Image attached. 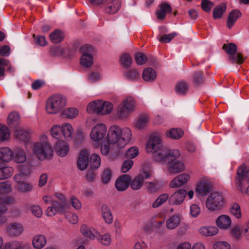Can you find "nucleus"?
I'll use <instances>...</instances> for the list:
<instances>
[{
    "label": "nucleus",
    "mask_w": 249,
    "mask_h": 249,
    "mask_svg": "<svg viewBox=\"0 0 249 249\" xmlns=\"http://www.w3.org/2000/svg\"><path fill=\"white\" fill-rule=\"evenodd\" d=\"M132 135L131 130L128 127L121 128L116 125L111 126L107 134L108 144L102 145L101 153L105 156L108 155L110 146L116 150L123 149L130 141Z\"/></svg>",
    "instance_id": "nucleus-1"
},
{
    "label": "nucleus",
    "mask_w": 249,
    "mask_h": 249,
    "mask_svg": "<svg viewBox=\"0 0 249 249\" xmlns=\"http://www.w3.org/2000/svg\"><path fill=\"white\" fill-rule=\"evenodd\" d=\"M145 149L148 153L153 155L156 161L162 164L169 162L172 159L178 158L180 155L178 150H170L164 147L160 138L157 135L150 136Z\"/></svg>",
    "instance_id": "nucleus-2"
},
{
    "label": "nucleus",
    "mask_w": 249,
    "mask_h": 249,
    "mask_svg": "<svg viewBox=\"0 0 249 249\" xmlns=\"http://www.w3.org/2000/svg\"><path fill=\"white\" fill-rule=\"evenodd\" d=\"M33 154L40 160L51 159L53 156V150L46 135H42L39 141L31 144Z\"/></svg>",
    "instance_id": "nucleus-3"
},
{
    "label": "nucleus",
    "mask_w": 249,
    "mask_h": 249,
    "mask_svg": "<svg viewBox=\"0 0 249 249\" xmlns=\"http://www.w3.org/2000/svg\"><path fill=\"white\" fill-rule=\"evenodd\" d=\"M67 100L62 94H53L46 101V110L48 114H55L62 111L66 106Z\"/></svg>",
    "instance_id": "nucleus-4"
},
{
    "label": "nucleus",
    "mask_w": 249,
    "mask_h": 249,
    "mask_svg": "<svg viewBox=\"0 0 249 249\" xmlns=\"http://www.w3.org/2000/svg\"><path fill=\"white\" fill-rule=\"evenodd\" d=\"M235 182L239 191L249 195V170L244 165L238 169Z\"/></svg>",
    "instance_id": "nucleus-5"
},
{
    "label": "nucleus",
    "mask_w": 249,
    "mask_h": 249,
    "mask_svg": "<svg viewBox=\"0 0 249 249\" xmlns=\"http://www.w3.org/2000/svg\"><path fill=\"white\" fill-rule=\"evenodd\" d=\"M225 198L222 194L218 192L212 193L207 198L206 207L210 211L221 209L224 205Z\"/></svg>",
    "instance_id": "nucleus-6"
},
{
    "label": "nucleus",
    "mask_w": 249,
    "mask_h": 249,
    "mask_svg": "<svg viewBox=\"0 0 249 249\" xmlns=\"http://www.w3.org/2000/svg\"><path fill=\"white\" fill-rule=\"evenodd\" d=\"M135 109V101L131 97L124 99L119 105L117 114L120 118H126Z\"/></svg>",
    "instance_id": "nucleus-7"
},
{
    "label": "nucleus",
    "mask_w": 249,
    "mask_h": 249,
    "mask_svg": "<svg viewBox=\"0 0 249 249\" xmlns=\"http://www.w3.org/2000/svg\"><path fill=\"white\" fill-rule=\"evenodd\" d=\"M80 51L83 53L80 60L81 65L85 68L90 67L94 62L92 47L89 45H84L80 48Z\"/></svg>",
    "instance_id": "nucleus-8"
},
{
    "label": "nucleus",
    "mask_w": 249,
    "mask_h": 249,
    "mask_svg": "<svg viewBox=\"0 0 249 249\" xmlns=\"http://www.w3.org/2000/svg\"><path fill=\"white\" fill-rule=\"evenodd\" d=\"M222 49L230 55L229 58V60L232 62L240 64L244 62V59L241 53H239L236 54L237 46L235 44L233 43L224 44L222 47Z\"/></svg>",
    "instance_id": "nucleus-9"
},
{
    "label": "nucleus",
    "mask_w": 249,
    "mask_h": 249,
    "mask_svg": "<svg viewBox=\"0 0 249 249\" xmlns=\"http://www.w3.org/2000/svg\"><path fill=\"white\" fill-rule=\"evenodd\" d=\"M107 131V128L105 124H98L92 128L90 137L93 142L100 143L106 136Z\"/></svg>",
    "instance_id": "nucleus-10"
},
{
    "label": "nucleus",
    "mask_w": 249,
    "mask_h": 249,
    "mask_svg": "<svg viewBox=\"0 0 249 249\" xmlns=\"http://www.w3.org/2000/svg\"><path fill=\"white\" fill-rule=\"evenodd\" d=\"M55 199L53 201V206H54L57 213L64 214L67 211V201L65 196L61 193H56L54 195Z\"/></svg>",
    "instance_id": "nucleus-11"
},
{
    "label": "nucleus",
    "mask_w": 249,
    "mask_h": 249,
    "mask_svg": "<svg viewBox=\"0 0 249 249\" xmlns=\"http://www.w3.org/2000/svg\"><path fill=\"white\" fill-rule=\"evenodd\" d=\"M151 174L148 172H143L136 176L131 181L129 182L131 188L133 190L140 189L143 186L144 180L150 178Z\"/></svg>",
    "instance_id": "nucleus-12"
},
{
    "label": "nucleus",
    "mask_w": 249,
    "mask_h": 249,
    "mask_svg": "<svg viewBox=\"0 0 249 249\" xmlns=\"http://www.w3.org/2000/svg\"><path fill=\"white\" fill-rule=\"evenodd\" d=\"M7 234L12 237H17L24 232L23 225L18 222H13L8 224L6 228Z\"/></svg>",
    "instance_id": "nucleus-13"
},
{
    "label": "nucleus",
    "mask_w": 249,
    "mask_h": 249,
    "mask_svg": "<svg viewBox=\"0 0 249 249\" xmlns=\"http://www.w3.org/2000/svg\"><path fill=\"white\" fill-rule=\"evenodd\" d=\"M186 195V190L179 189L174 192L170 197L169 196V203L170 205H180L183 202Z\"/></svg>",
    "instance_id": "nucleus-14"
},
{
    "label": "nucleus",
    "mask_w": 249,
    "mask_h": 249,
    "mask_svg": "<svg viewBox=\"0 0 249 249\" xmlns=\"http://www.w3.org/2000/svg\"><path fill=\"white\" fill-rule=\"evenodd\" d=\"M215 224L221 230H228L231 227V219L228 215L221 214L216 219Z\"/></svg>",
    "instance_id": "nucleus-15"
},
{
    "label": "nucleus",
    "mask_w": 249,
    "mask_h": 249,
    "mask_svg": "<svg viewBox=\"0 0 249 249\" xmlns=\"http://www.w3.org/2000/svg\"><path fill=\"white\" fill-rule=\"evenodd\" d=\"M190 176L187 173H182L175 178L170 183L169 186L172 188L179 187L187 183Z\"/></svg>",
    "instance_id": "nucleus-16"
},
{
    "label": "nucleus",
    "mask_w": 249,
    "mask_h": 249,
    "mask_svg": "<svg viewBox=\"0 0 249 249\" xmlns=\"http://www.w3.org/2000/svg\"><path fill=\"white\" fill-rule=\"evenodd\" d=\"M131 180L130 176L124 174L120 176L115 182V187L119 191H124L129 186V182Z\"/></svg>",
    "instance_id": "nucleus-17"
},
{
    "label": "nucleus",
    "mask_w": 249,
    "mask_h": 249,
    "mask_svg": "<svg viewBox=\"0 0 249 249\" xmlns=\"http://www.w3.org/2000/svg\"><path fill=\"white\" fill-rule=\"evenodd\" d=\"M120 0H107L105 5V12L107 14H114L117 13L121 7Z\"/></svg>",
    "instance_id": "nucleus-18"
},
{
    "label": "nucleus",
    "mask_w": 249,
    "mask_h": 249,
    "mask_svg": "<svg viewBox=\"0 0 249 249\" xmlns=\"http://www.w3.org/2000/svg\"><path fill=\"white\" fill-rule=\"evenodd\" d=\"M90 153L86 150H82L80 152L77 161V167L80 170H85L89 165V159Z\"/></svg>",
    "instance_id": "nucleus-19"
},
{
    "label": "nucleus",
    "mask_w": 249,
    "mask_h": 249,
    "mask_svg": "<svg viewBox=\"0 0 249 249\" xmlns=\"http://www.w3.org/2000/svg\"><path fill=\"white\" fill-rule=\"evenodd\" d=\"M177 159H172V160L167 162V163H170L168 167V170L172 174H177L185 170V166L183 163L179 160H176Z\"/></svg>",
    "instance_id": "nucleus-20"
},
{
    "label": "nucleus",
    "mask_w": 249,
    "mask_h": 249,
    "mask_svg": "<svg viewBox=\"0 0 249 249\" xmlns=\"http://www.w3.org/2000/svg\"><path fill=\"white\" fill-rule=\"evenodd\" d=\"M81 233L85 236L91 240H94L99 235V232L92 227H88L86 225H83L80 228Z\"/></svg>",
    "instance_id": "nucleus-21"
},
{
    "label": "nucleus",
    "mask_w": 249,
    "mask_h": 249,
    "mask_svg": "<svg viewBox=\"0 0 249 249\" xmlns=\"http://www.w3.org/2000/svg\"><path fill=\"white\" fill-rule=\"evenodd\" d=\"M81 233L85 236L91 240H94L99 235V232L92 227H88L86 225H83L80 228Z\"/></svg>",
    "instance_id": "nucleus-22"
},
{
    "label": "nucleus",
    "mask_w": 249,
    "mask_h": 249,
    "mask_svg": "<svg viewBox=\"0 0 249 249\" xmlns=\"http://www.w3.org/2000/svg\"><path fill=\"white\" fill-rule=\"evenodd\" d=\"M159 9L156 11V15L159 19H163L166 15L171 12L172 7L167 2H162L159 5Z\"/></svg>",
    "instance_id": "nucleus-23"
},
{
    "label": "nucleus",
    "mask_w": 249,
    "mask_h": 249,
    "mask_svg": "<svg viewBox=\"0 0 249 249\" xmlns=\"http://www.w3.org/2000/svg\"><path fill=\"white\" fill-rule=\"evenodd\" d=\"M103 107L102 100H95L89 104L87 107V111L89 113L94 112L101 114Z\"/></svg>",
    "instance_id": "nucleus-24"
},
{
    "label": "nucleus",
    "mask_w": 249,
    "mask_h": 249,
    "mask_svg": "<svg viewBox=\"0 0 249 249\" xmlns=\"http://www.w3.org/2000/svg\"><path fill=\"white\" fill-rule=\"evenodd\" d=\"M55 150L59 156L63 157L68 154L69 146L67 142L63 141H58L56 143Z\"/></svg>",
    "instance_id": "nucleus-25"
},
{
    "label": "nucleus",
    "mask_w": 249,
    "mask_h": 249,
    "mask_svg": "<svg viewBox=\"0 0 249 249\" xmlns=\"http://www.w3.org/2000/svg\"><path fill=\"white\" fill-rule=\"evenodd\" d=\"M145 186L147 192L148 194H153L156 193L162 187V183L157 180L145 182Z\"/></svg>",
    "instance_id": "nucleus-26"
},
{
    "label": "nucleus",
    "mask_w": 249,
    "mask_h": 249,
    "mask_svg": "<svg viewBox=\"0 0 249 249\" xmlns=\"http://www.w3.org/2000/svg\"><path fill=\"white\" fill-rule=\"evenodd\" d=\"M47 243L46 237L43 234L35 235L32 240V245L35 249H42Z\"/></svg>",
    "instance_id": "nucleus-27"
},
{
    "label": "nucleus",
    "mask_w": 249,
    "mask_h": 249,
    "mask_svg": "<svg viewBox=\"0 0 249 249\" xmlns=\"http://www.w3.org/2000/svg\"><path fill=\"white\" fill-rule=\"evenodd\" d=\"M14 157L13 151L8 147L0 148V160L8 162L12 160Z\"/></svg>",
    "instance_id": "nucleus-28"
},
{
    "label": "nucleus",
    "mask_w": 249,
    "mask_h": 249,
    "mask_svg": "<svg viewBox=\"0 0 249 249\" xmlns=\"http://www.w3.org/2000/svg\"><path fill=\"white\" fill-rule=\"evenodd\" d=\"M61 133L64 137L67 140L72 139V135L74 133L72 126L68 123H64L61 125Z\"/></svg>",
    "instance_id": "nucleus-29"
},
{
    "label": "nucleus",
    "mask_w": 249,
    "mask_h": 249,
    "mask_svg": "<svg viewBox=\"0 0 249 249\" xmlns=\"http://www.w3.org/2000/svg\"><path fill=\"white\" fill-rule=\"evenodd\" d=\"M102 216L105 222L108 224L112 223L113 218L110 208L106 204H103L101 209Z\"/></svg>",
    "instance_id": "nucleus-30"
},
{
    "label": "nucleus",
    "mask_w": 249,
    "mask_h": 249,
    "mask_svg": "<svg viewBox=\"0 0 249 249\" xmlns=\"http://www.w3.org/2000/svg\"><path fill=\"white\" fill-rule=\"evenodd\" d=\"M211 185L209 182L205 180L200 181L197 185L195 191L202 196H206L209 192Z\"/></svg>",
    "instance_id": "nucleus-31"
},
{
    "label": "nucleus",
    "mask_w": 249,
    "mask_h": 249,
    "mask_svg": "<svg viewBox=\"0 0 249 249\" xmlns=\"http://www.w3.org/2000/svg\"><path fill=\"white\" fill-rule=\"evenodd\" d=\"M242 16V13L237 9L233 10L231 11L228 16L227 19V26L228 28L231 29L237 19Z\"/></svg>",
    "instance_id": "nucleus-32"
},
{
    "label": "nucleus",
    "mask_w": 249,
    "mask_h": 249,
    "mask_svg": "<svg viewBox=\"0 0 249 249\" xmlns=\"http://www.w3.org/2000/svg\"><path fill=\"white\" fill-rule=\"evenodd\" d=\"M218 229L215 226H203L199 229V233L204 236H212L217 234Z\"/></svg>",
    "instance_id": "nucleus-33"
},
{
    "label": "nucleus",
    "mask_w": 249,
    "mask_h": 249,
    "mask_svg": "<svg viewBox=\"0 0 249 249\" xmlns=\"http://www.w3.org/2000/svg\"><path fill=\"white\" fill-rule=\"evenodd\" d=\"M156 77L157 73L154 69L151 68H147L144 69L142 74V77L145 81H153L156 79Z\"/></svg>",
    "instance_id": "nucleus-34"
},
{
    "label": "nucleus",
    "mask_w": 249,
    "mask_h": 249,
    "mask_svg": "<svg viewBox=\"0 0 249 249\" xmlns=\"http://www.w3.org/2000/svg\"><path fill=\"white\" fill-rule=\"evenodd\" d=\"M14 159L17 163H23L26 160V154L25 151L20 148L14 150Z\"/></svg>",
    "instance_id": "nucleus-35"
},
{
    "label": "nucleus",
    "mask_w": 249,
    "mask_h": 249,
    "mask_svg": "<svg viewBox=\"0 0 249 249\" xmlns=\"http://www.w3.org/2000/svg\"><path fill=\"white\" fill-rule=\"evenodd\" d=\"M180 222V216L178 215H174L171 216L166 222V226L169 230L176 229Z\"/></svg>",
    "instance_id": "nucleus-36"
},
{
    "label": "nucleus",
    "mask_w": 249,
    "mask_h": 249,
    "mask_svg": "<svg viewBox=\"0 0 249 249\" xmlns=\"http://www.w3.org/2000/svg\"><path fill=\"white\" fill-rule=\"evenodd\" d=\"M50 40L55 44L60 43L64 38V33L59 29H56L49 36Z\"/></svg>",
    "instance_id": "nucleus-37"
},
{
    "label": "nucleus",
    "mask_w": 249,
    "mask_h": 249,
    "mask_svg": "<svg viewBox=\"0 0 249 249\" xmlns=\"http://www.w3.org/2000/svg\"><path fill=\"white\" fill-rule=\"evenodd\" d=\"M15 135L17 139L24 142H26L30 138V132L27 129L17 128L15 130Z\"/></svg>",
    "instance_id": "nucleus-38"
},
{
    "label": "nucleus",
    "mask_w": 249,
    "mask_h": 249,
    "mask_svg": "<svg viewBox=\"0 0 249 249\" xmlns=\"http://www.w3.org/2000/svg\"><path fill=\"white\" fill-rule=\"evenodd\" d=\"M189 88L188 84L184 81L178 82L175 86V91L179 95H184L186 94Z\"/></svg>",
    "instance_id": "nucleus-39"
},
{
    "label": "nucleus",
    "mask_w": 249,
    "mask_h": 249,
    "mask_svg": "<svg viewBox=\"0 0 249 249\" xmlns=\"http://www.w3.org/2000/svg\"><path fill=\"white\" fill-rule=\"evenodd\" d=\"M14 169L10 166L0 167V180L8 179L13 174Z\"/></svg>",
    "instance_id": "nucleus-40"
},
{
    "label": "nucleus",
    "mask_w": 249,
    "mask_h": 249,
    "mask_svg": "<svg viewBox=\"0 0 249 249\" xmlns=\"http://www.w3.org/2000/svg\"><path fill=\"white\" fill-rule=\"evenodd\" d=\"M16 189L21 193H28L32 191L33 186L32 183L22 181L17 183L16 186Z\"/></svg>",
    "instance_id": "nucleus-41"
},
{
    "label": "nucleus",
    "mask_w": 249,
    "mask_h": 249,
    "mask_svg": "<svg viewBox=\"0 0 249 249\" xmlns=\"http://www.w3.org/2000/svg\"><path fill=\"white\" fill-rule=\"evenodd\" d=\"M149 119L148 115L146 114L140 115L136 121V127L139 129H143L147 126Z\"/></svg>",
    "instance_id": "nucleus-42"
},
{
    "label": "nucleus",
    "mask_w": 249,
    "mask_h": 249,
    "mask_svg": "<svg viewBox=\"0 0 249 249\" xmlns=\"http://www.w3.org/2000/svg\"><path fill=\"white\" fill-rule=\"evenodd\" d=\"M78 110L76 108L68 107L63 110L61 115L64 117L72 119L78 115Z\"/></svg>",
    "instance_id": "nucleus-43"
},
{
    "label": "nucleus",
    "mask_w": 249,
    "mask_h": 249,
    "mask_svg": "<svg viewBox=\"0 0 249 249\" xmlns=\"http://www.w3.org/2000/svg\"><path fill=\"white\" fill-rule=\"evenodd\" d=\"M12 183L9 181L0 182V195H7L12 191Z\"/></svg>",
    "instance_id": "nucleus-44"
},
{
    "label": "nucleus",
    "mask_w": 249,
    "mask_h": 249,
    "mask_svg": "<svg viewBox=\"0 0 249 249\" xmlns=\"http://www.w3.org/2000/svg\"><path fill=\"white\" fill-rule=\"evenodd\" d=\"M183 134L182 130L177 128L170 129L166 132V136L173 139H178L182 136Z\"/></svg>",
    "instance_id": "nucleus-45"
},
{
    "label": "nucleus",
    "mask_w": 249,
    "mask_h": 249,
    "mask_svg": "<svg viewBox=\"0 0 249 249\" xmlns=\"http://www.w3.org/2000/svg\"><path fill=\"white\" fill-rule=\"evenodd\" d=\"M230 212L231 215L237 219H240L242 217L240 206L237 203L231 204L230 208Z\"/></svg>",
    "instance_id": "nucleus-46"
},
{
    "label": "nucleus",
    "mask_w": 249,
    "mask_h": 249,
    "mask_svg": "<svg viewBox=\"0 0 249 249\" xmlns=\"http://www.w3.org/2000/svg\"><path fill=\"white\" fill-rule=\"evenodd\" d=\"M169 195L168 194L164 193L161 194L152 203V207L157 208L160 206L167 200H169Z\"/></svg>",
    "instance_id": "nucleus-47"
},
{
    "label": "nucleus",
    "mask_w": 249,
    "mask_h": 249,
    "mask_svg": "<svg viewBox=\"0 0 249 249\" xmlns=\"http://www.w3.org/2000/svg\"><path fill=\"white\" fill-rule=\"evenodd\" d=\"M226 5L225 4L223 3L220 5L217 6L213 10V17L216 19L220 18L223 13L226 11Z\"/></svg>",
    "instance_id": "nucleus-48"
},
{
    "label": "nucleus",
    "mask_w": 249,
    "mask_h": 249,
    "mask_svg": "<svg viewBox=\"0 0 249 249\" xmlns=\"http://www.w3.org/2000/svg\"><path fill=\"white\" fill-rule=\"evenodd\" d=\"M98 241L104 246H109L111 242V235L108 233H106L103 235H99L96 237Z\"/></svg>",
    "instance_id": "nucleus-49"
},
{
    "label": "nucleus",
    "mask_w": 249,
    "mask_h": 249,
    "mask_svg": "<svg viewBox=\"0 0 249 249\" xmlns=\"http://www.w3.org/2000/svg\"><path fill=\"white\" fill-rule=\"evenodd\" d=\"M90 161L91 167L92 169L96 170L98 169L101 165L100 157L96 154L91 155L90 159Z\"/></svg>",
    "instance_id": "nucleus-50"
},
{
    "label": "nucleus",
    "mask_w": 249,
    "mask_h": 249,
    "mask_svg": "<svg viewBox=\"0 0 249 249\" xmlns=\"http://www.w3.org/2000/svg\"><path fill=\"white\" fill-rule=\"evenodd\" d=\"M30 174V170L28 168L26 171H24L22 169L21 172L15 175L14 178L17 183L24 181L27 177Z\"/></svg>",
    "instance_id": "nucleus-51"
},
{
    "label": "nucleus",
    "mask_w": 249,
    "mask_h": 249,
    "mask_svg": "<svg viewBox=\"0 0 249 249\" xmlns=\"http://www.w3.org/2000/svg\"><path fill=\"white\" fill-rule=\"evenodd\" d=\"M24 243L19 241H13L6 243L4 247V249H20Z\"/></svg>",
    "instance_id": "nucleus-52"
},
{
    "label": "nucleus",
    "mask_w": 249,
    "mask_h": 249,
    "mask_svg": "<svg viewBox=\"0 0 249 249\" xmlns=\"http://www.w3.org/2000/svg\"><path fill=\"white\" fill-rule=\"evenodd\" d=\"M140 73L137 70H131L124 74V77L128 80L135 81L140 78Z\"/></svg>",
    "instance_id": "nucleus-53"
},
{
    "label": "nucleus",
    "mask_w": 249,
    "mask_h": 249,
    "mask_svg": "<svg viewBox=\"0 0 249 249\" xmlns=\"http://www.w3.org/2000/svg\"><path fill=\"white\" fill-rule=\"evenodd\" d=\"M19 119L18 114L16 112H13L11 113L8 117V124L10 127L12 126L13 124L17 125L18 124V121Z\"/></svg>",
    "instance_id": "nucleus-54"
},
{
    "label": "nucleus",
    "mask_w": 249,
    "mask_h": 249,
    "mask_svg": "<svg viewBox=\"0 0 249 249\" xmlns=\"http://www.w3.org/2000/svg\"><path fill=\"white\" fill-rule=\"evenodd\" d=\"M121 64L125 67L128 68L130 67L132 59L130 55L128 53H124L121 55L120 58Z\"/></svg>",
    "instance_id": "nucleus-55"
},
{
    "label": "nucleus",
    "mask_w": 249,
    "mask_h": 249,
    "mask_svg": "<svg viewBox=\"0 0 249 249\" xmlns=\"http://www.w3.org/2000/svg\"><path fill=\"white\" fill-rule=\"evenodd\" d=\"M9 137V130L5 126L0 125V142L8 139Z\"/></svg>",
    "instance_id": "nucleus-56"
},
{
    "label": "nucleus",
    "mask_w": 249,
    "mask_h": 249,
    "mask_svg": "<svg viewBox=\"0 0 249 249\" xmlns=\"http://www.w3.org/2000/svg\"><path fill=\"white\" fill-rule=\"evenodd\" d=\"M112 173L110 169L107 168L103 172L101 175V179L104 184L108 183L111 179Z\"/></svg>",
    "instance_id": "nucleus-57"
},
{
    "label": "nucleus",
    "mask_w": 249,
    "mask_h": 249,
    "mask_svg": "<svg viewBox=\"0 0 249 249\" xmlns=\"http://www.w3.org/2000/svg\"><path fill=\"white\" fill-rule=\"evenodd\" d=\"M135 60L138 65H142L147 62V58L144 53H138L135 55Z\"/></svg>",
    "instance_id": "nucleus-58"
},
{
    "label": "nucleus",
    "mask_w": 249,
    "mask_h": 249,
    "mask_svg": "<svg viewBox=\"0 0 249 249\" xmlns=\"http://www.w3.org/2000/svg\"><path fill=\"white\" fill-rule=\"evenodd\" d=\"M201 213V209L198 205L193 204L190 206V213L191 215L194 218L198 216Z\"/></svg>",
    "instance_id": "nucleus-59"
},
{
    "label": "nucleus",
    "mask_w": 249,
    "mask_h": 249,
    "mask_svg": "<svg viewBox=\"0 0 249 249\" xmlns=\"http://www.w3.org/2000/svg\"><path fill=\"white\" fill-rule=\"evenodd\" d=\"M61 126L59 125H53L51 129V134L53 137L56 139L60 138L61 136Z\"/></svg>",
    "instance_id": "nucleus-60"
},
{
    "label": "nucleus",
    "mask_w": 249,
    "mask_h": 249,
    "mask_svg": "<svg viewBox=\"0 0 249 249\" xmlns=\"http://www.w3.org/2000/svg\"><path fill=\"white\" fill-rule=\"evenodd\" d=\"M103 105V111L101 113L102 115L109 114L112 110L113 106L112 103L109 102H104L102 100Z\"/></svg>",
    "instance_id": "nucleus-61"
},
{
    "label": "nucleus",
    "mask_w": 249,
    "mask_h": 249,
    "mask_svg": "<svg viewBox=\"0 0 249 249\" xmlns=\"http://www.w3.org/2000/svg\"><path fill=\"white\" fill-rule=\"evenodd\" d=\"M193 81L196 85H199L203 82V74L200 71H196L193 75Z\"/></svg>",
    "instance_id": "nucleus-62"
},
{
    "label": "nucleus",
    "mask_w": 249,
    "mask_h": 249,
    "mask_svg": "<svg viewBox=\"0 0 249 249\" xmlns=\"http://www.w3.org/2000/svg\"><path fill=\"white\" fill-rule=\"evenodd\" d=\"M139 153V150L136 147H132L128 149L125 154V156L128 159H133L137 156Z\"/></svg>",
    "instance_id": "nucleus-63"
},
{
    "label": "nucleus",
    "mask_w": 249,
    "mask_h": 249,
    "mask_svg": "<svg viewBox=\"0 0 249 249\" xmlns=\"http://www.w3.org/2000/svg\"><path fill=\"white\" fill-rule=\"evenodd\" d=\"M213 249H231L230 244L226 241H219L213 246Z\"/></svg>",
    "instance_id": "nucleus-64"
}]
</instances>
